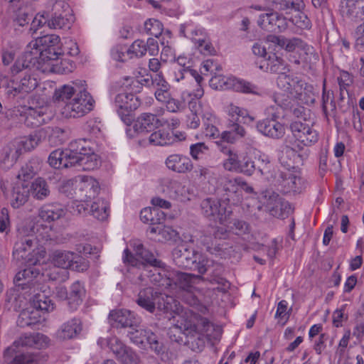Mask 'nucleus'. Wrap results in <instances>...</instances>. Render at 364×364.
Instances as JSON below:
<instances>
[{
  "instance_id": "4d7b16f0",
  "label": "nucleus",
  "mask_w": 364,
  "mask_h": 364,
  "mask_svg": "<svg viewBox=\"0 0 364 364\" xmlns=\"http://www.w3.org/2000/svg\"><path fill=\"white\" fill-rule=\"evenodd\" d=\"M271 41L277 43L279 46L284 48L287 50L294 51L296 48L303 46V41L298 38L287 39L280 36H272Z\"/></svg>"
},
{
  "instance_id": "39448f33",
  "label": "nucleus",
  "mask_w": 364,
  "mask_h": 364,
  "mask_svg": "<svg viewBox=\"0 0 364 364\" xmlns=\"http://www.w3.org/2000/svg\"><path fill=\"white\" fill-rule=\"evenodd\" d=\"M45 255V248L38 244V240L33 235L18 237L14 246V259L22 264L35 266Z\"/></svg>"
},
{
  "instance_id": "37998d69",
  "label": "nucleus",
  "mask_w": 364,
  "mask_h": 364,
  "mask_svg": "<svg viewBox=\"0 0 364 364\" xmlns=\"http://www.w3.org/2000/svg\"><path fill=\"white\" fill-rule=\"evenodd\" d=\"M85 294L84 287L79 281L73 283L68 292V304L70 308L76 309L81 304Z\"/></svg>"
},
{
  "instance_id": "f257e3e1",
  "label": "nucleus",
  "mask_w": 364,
  "mask_h": 364,
  "mask_svg": "<svg viewBox=\"0 0 364 364\" xmlns=\"http://www.w3.org/2000/svg\"><path fill=\"white\" fill-rule=\"evenodd\" d=\"M60 39L57 35H46L29 43L24 54L12 67L13 73L23 69H31L45 72L50 67V63L57 60L61 54Z\"/></svg>"
},
{
  "instance_id": "a878e982",
  "label": "nucleus",
  "mask_w": 364,
  "mask_h": 364,
  "mask_svg": "<svg viewBox=\"0 0 364 364\" xmlns=\"http://www.w3.org/2000/svg\"><path fill=\"white\" fill-rule=\"evenodd\" d=\"M132 58L142 57L146 52L151 55H156L159 53L158 42L152 38H148L146 42L137 39L129 46Z\"/></svg>"
},
{
  "instance_id": "a18cd8bd",
  "label": "nucleus",
  "mask_w": 364,
  "mask_h": 364,
  "mask_svg": "<svg viewBox=\"0 0 364 364\" xmlns=\"http://www.w3.org/2000/svg\"><path fill=\"white\" fill-rule=\"evenodd\" d=\"M151 332V330L142 328L136 324V326H134V329L128 331L127 336L132 343L139 348H142L144 346L145 341H146L148 337H149V333Z\"/></svg>"
},
{
  "instance_id": "8fccbe9b",
  "label": "nucleus",
  "mask_w": 364,
  "mask_h": 364,
  "mask_svg": "<svg viewBox=\"0 0 364 364\" xmlns=\"http://www.w3.org/2000/svg\"><path fill=\"white\" fill-rule=\"evenodd\" d=\"M66 150L70 151V156L75 159L79 155L90 151L92 149L90 146V141L85 139H79L72 141Z\"/></svg>"
},
{
  "instance_id": "aec40b11",
  "label": "nucleus",
  "mask_w": 364,
  "mask_h": 364,
  "mask_svg": "<svg viewBox=\"0 0 364 364\" xmlns=\"http://www.w3.org/2000/svg\"><path fill=\"white\" fill-rule=\"evenodd\" d=\"M16 112L23 118L25 124L33 128L38 127L50 119V115L43 107H22L17 108Z\"/></svg>"
},
{
  "instance_id": "6ab92c4d",
  "label": "nucleus",
  "mask_w": 364,
  "mask_h": 364,
  "mask_svg": "<svg viewBox=\"0 0 364 364\" xmlns=\"http://www.w3.org/2000/svg\"><path fill=\"white\" fill-rule=\"evenodd\" d=\"M173 258L176 264L180 267L196 270L198 262L203 255L196 253L193 249L181 245L173 251Z\"/></svg>"
},
{
  "instance_id": "052dcab7",
  "label": "nucleus",
  "mask_w": 364,
  "mask_h": 364,
  "mask_svg": "<svg viewBox=\"0 0 364 364\" xmlns=\"http://www.w3.org/2000/svg\"><path fill=\"white\" fill-rule=\"evenodd\" d=\"M163 215V212L156 208H145L140 213V219L144 223H150L152 226H156L160 218H155V216Z\"/></svg>"
},
{
  "instance_id": "bb28decb",
  "label": "nucleus",
  "mask_w": 364,
  "mask_h": 364,
  "mask_svg": "<svg viewBox=\"0 0 364 364\" xmlns=\"http://www.w3.org/2000/svg\"><path fill=\"white\" fill-rule=\"evenodd\" d=\"M165 164L168 169L178 173L190 172L193 168V164L189 157L178 154L169 155L166 158Z\"/></svg>"
},
{
  "instance_id": "1a4fd4ad",
  "label": "nucleus",
  "mask_w": 364,
  "mask_h": 364,
  "mask_svg": "<svg viewBox=\"0 0 364 364\" xmlns=\"http://www.w3.org/2000/svg\"><path fill=\"white\" fill-rule=\"evenodd\" d=\"M94 103L95 100L84 85L73 99L66 102L61 113L66 118L81 117L93 109Z\"/></svg>"
},
{
  "instance_id": "72a5a7b5",
  "label": "nucleus",
  "mask_w": 364,
  "mask_h": 364,
  "mask_svg": "<svg viewBox=\"0 0 364 364\" xmlns=\"http://www.w3.org/2000/svg\"><path fill=\"white\" fill-rule=\"evenodd\" d=\"M74 21V16L69 10L55 13L48 21V26L53 29H69Z\"/></svg>"
},
{
  "instance_id": "4c0bfd02",
  "label": "nucleus",
  "mask_w": 364,
  "mask_h": 364,
  "mask_svg": "<svg viewBox=\"0 0 364 364\" xmlns=\"http://www.w3.org/2000/svg\"><path fill=\"white\" fill-rule=\"evenodd\" d=\"M28 188L31 196L39 200L46 199L50 193L48 183L41 177L36 178Z\"/></svg>"
},
{
  "instance_id": "49530a36",
  "label": "nucleus",
  "mask_w": 364,
  "mask_h": 364,
  "mask_svg": "<svg viewBox=\"0 0 364 364\" xmlns=\"http://www.w3.org/2000/svg\"><path fill=\"white\" fill-rule=\"evenodd\" d=\"M203 117V124L204 134L206 136L213 139H217L220 137V133L218 129L217 119L214 115L210 113L204 114Z\"/></svg>"
},
{
  "instance_id": "0eeeda50",
  "label": "nucleus",
  "mask_w": 364,
  "mask_h": 364,
  "mask_svg": "<svg viewBox=\"0 0 364 364\" xmlns=\"http://www.w3.org/2000/svg\"><path fill=\"white\" fill-rule=\"evenodd\" d=\"M178 316L181 321L177 320L175 328L179 329L186 336V343L192 350L196 352L201 351L205 345V337L198 329L201 326L203 329H208L212 326L211 323L206 318H203L196 324L191 320L183 319L179 314Z\"/></svg>"
},
{
  "instance_id": "2eb2a0df",
  "label": "nucleus",
  "mask_w": 364,
  "mask_h": 364,
  "mask_svg": "<svg viewBox=\"0 0 364 364\" xmlns=\"http://www.w3.org/2000/svg\"><path fill=\"white\" fill-rule=\"evenodd\" d=\"M290 129L298 148L310 146L317 142L318 135L317 132L309 124L299 120L294 121L290 124Z\"/></svg>"
},
{
  "instance_id": "f03ea898",
  "label": "nucleus",
  "mask_w": 364,
  "mask_h": 364,
  "mask_svg": "<svg viewBox=\"0 0 364 364\" xmlns=\"http://www.w3.org/2000/svg\"><path fill=\"white\" fill-rule=\"evenodd\" d=\"M49 338L40 333L21 335L13 344L8 347L4 354L6 364H37L35 357L29 353L20 352L19 347H33L43 348L48 345Z\"/></svg>"
},
{
  "instance_id": "680f3d73",
  "label": "nucleus",
  "mask_w": 364,
  "mask_h": 364,
  "mask_svg": "<svg viewBox=\"0 0 364 364\" xmlns=\"http://www.w3.org/2000/svg\"><path fill=\"white\" fill-rule=\"evenodd\" d=\"M78 181V180L74 178L63 181L59 186V191L67 197L76 200V192L77 191L76 186Z\"/></svg>"
},
{
  "instance_id": "412c9836",
  "label": "nucleus",
  "mask_w": 364,
  "mask_h": 364,
  "mask_svg": "<svg viewBox=\"0 0 364 364\" xmlns=\"http://www.w3.org/2000/svg\"><path fill=\"white\" fill-rule=\"evenodd\" d=\"M170 275L171 277L170 289L178 288L188 293L191 292L193 286L198 284L203 279L201 275L180 272L175 270L170 272Z\"/></svg>"
},
{
  "instance_id": "864d4df0",
  "label": "nucleus",
  "mask_w": 364,
  "mask_h": 364,
  "mask_svg": "<svg viewBox=\"0 0 364 364\" xmlns=\"http://www.w3.org/2000/svg\"><path fill=\"white\" fill-rule=\"evenodd\" d=\"M173 76L174 80L178 82L189 77L194 78L195 82H200L203 80V77L196 70L184 68L181 66L173 67Z\"/></svg>"
},
{
  "instance_id": "4468645a",
  "label": "nucleus",
  "mask_w": 364,
  "mask_h": 364,
  "mask_svg": "<svg viewBox=\"0 0 364 364\" xmlns=\"http://www.w3.org/2000/svg\"><path fill=\"white\" fill-rule=\"evenodd\" d=\"M117 112L122 121L129 125L133 120L132 112L140 105L138 97L132 93H119L114 100Z\"/></svg>"
},
{
  "instance_id": "393cba45",
  "label": "nucleus",
  "mask_w": 364,
  "mask_h": 364,
  "mask_svg": "<svg viewBox=\"0 0 364 364\" xmlns=\"http://www.w3.org/2000/svg\"><path fill=\"white\" fill-rule=\"evenodd\" d=\"M40 272L34 266L19 271L14 277V283L23 290L35 289L36 280L39 276Z\"/></svg>"
},
{
  "instance_id": "2f4dec72",
  "label": "nucleus",
  "mask_w": 364,
  "mask_h": 364,
  "mask_svg": "<svg viewBox=\"0 0 364 364\" xmlns=\"http://www.w3.org/2000/svg\"><path fill=\"white\" fill-rule=\"evenodd\" d=\"M84 85H86L85 81L82 80L73 82V85H64L55 90L53 99L58 102L70 100L73 95L75 96L79 92Z\"/></svg>"
},
{
  "instance_id": "0e129e2a",
  "label": "nucleus",
  "mask_w": 364,
  "mask_h": 364,
  "mask_svg": "<svg viewBox=\"0 0 364 364\" xmlns=\"http://www.w3.org/2000/svg\"><path fill=\"white\" fill-rule=\"evenodd\" d=\"M223 225L228 227L230 232L237 235L245 234L249 231V225L245 221L238 219L230 220V216H229L226 225Z\"/></svg>"
},
{
  "instance_id": "4be33fe9",
  "label": "nucleus",
  "mask_w": 364,
  "mask_h": 364,
  "mask_svg": "<svg viewBox=\"0 0 364 364\" xmlns=\"http://www.w3.org/2000/svg\"><path fill=\"white\" fill-rule=\"evenodd\" d=\"M109 322L114 328H129L134 329L138 321L135 314L127 309H115L109 312Z\"/></svg>"
},
{
  "instance_id": "e2e57ef3",
  "label": "nucleus",
  "mask_w": 364,
  "mask_h": 364,
  "mask_svg": "<svg viewBox=\"0 0 364 364\" xmlns=\"http://www.w3.org/2000/svg\"><path fill=\"white\" fill-rule=\"evenodd\" d=\"M201 243L205 247L206 250L211 254L219 252L222 248L217 240H214L213 233H210V228L200 237Z\"/></svg>"
},
{
  "instance_id": "de8ad7c7",
  "label": "nucleus",
  "mask_w": 364,
  "mask_h": 364,
  "mask_svg": "<svg viewBox=\"0 0 364 364\" xmlns=\"http://www.w3.org/2000/svg\"><path fill=\"white\" fill-rule=\"evenodd\" d=\"M255 162H256V170H257L261 176H264L268 181H271L272 173L270 161L269 157L265 154H259L255 157Z\"/></svg>"
},
{
  "instance_id": "774afa93",
  "label": "nucleus",
  "mask_w": 364,
  "mask_h": 364,
  "mask_svg": "<svg viewBox=\"0 0 364 364\" xmlns=\"http://www.w3.org/2000/svg\"><path fill=\"white\" fill-rule=\"evenodd\" d=\"M144 31L147 35L158 38L163 32V25L159 20L150 18L144 23Z\"/></svg>"
},
{
  "instance_id": "5fc2aeb1",
  "label": "nucleus",
  "mask_w": 364,
  "mask_h": 364,
  "mask_svg": "<svg viewBox=\"0 0 364 364\" xmlns=\"http://www.w3.org/2000/svg\"><path fill=\"white\" fill-rule=\"evenodd\" d=\"M272 100L275 103L274 111L279 112V109H289L292 107V100L295 99L291 97L289 94H285L282 92H275L272 96Z\"/></svg>"
},
{
  "instance_id": "6e6d98bb",
  "label": "nucleus",
  "mask_w": 364,
  "mask_h": 364,
  "mask_svg": "<svg viewBox=\"0 0 364 364\" xmlns=\"http://www.w3.org/2000/svg\"><path fill=\"white\" fill-rule=\"evenodd\" d=\"M32 307L39 311L49 312L54 309V304L52 300L45 294H38L35 295Z\"/></svg>"
},
{
  "instance_id": "7ed1b4c3",
  "label": "nucleus",
  "mask_w": 364,
  "mask_h": 364,
  "mask_svg": "<svg viewBox=\"0 0 364 364\" xmlns=\"http://www.w3.org/2000/svg\"><path fill=\"white\" fill-rule=\"evenodd\" d=\"M122 259L124 264L136 267L140 270L138 275V280L140 283L146 284L150 282L154 285L165 289L171 287L170 272H172V270L166 269L162 262L161 265L148 267L144 262L136 257L127 248L124 251Z\"/></svg>"
},
{
  "instance_id": "473e14b6",
  "label": "nucleus",
  "mask_w": 364,
  "mask_h": 364,
  "mask_svg": "<svg viewBox=\"0 0 364 364\" xmlns=\"http://www.w3.org/2000/svg\"><path fill=\"white\" fill-rule=\"evenodd\" d=\"M99 164V157L93 149L82 154V155H79L75 159L72 160L73 166H78L83 171L93 170L97 168Z\"/></svg>"
},
{
  "instance_id": "9d476101",
  "label": "nucleus",
  "mask_w": 364,
  "mask_h": 364,
  "mask_svg": "<svg viewBox=\"0 0 364 364\" xmlns=\"http://www.w3.org/2000/svg\"><path fill=\"white\" fill-rule=\"evenodd\" d=\"M196 270L203 276V279L201 281L218 284L224 289L229 287V282L223 277L225 268L218 262L203 256L199 259Z\"/></svg>"
},
{
  "instance_id": "a211bd4d",
  "label": "nucleus",
  "mask_w": 364,
  "mask_h": 364,
  "mask_svg": "<svg viewBox=\"0 0 364 364\" xmlns=\"http://www.w3.org/2000/svg\"><path fill=\"white\" fill-rule=\"evenodd\" d=\"M259 200L266 211L277 218L283 217L282 210L289 205L287 202L282 201L278 193L272 190L262 191Z\"/></svg>"
},
{
  "instance_id": "20e7f679",
  "label": "nucleus",
  "mask_w": 364,
  "mask_h": 364,
  "mask_svg": "<svg viewBox=\"0 0 364 364\" xmlns=\"http://www.w3.org/2000/svg\"><path fill=\"white\" fill-rule=\"evenodd\" d=\"M277 85L301 104L311 105L315 102L314 87L292 74L280 73L277 78Z\"/></svg>"
},
{
  "instance_id": "f8f14e48",
  "label": "nucleus",
  "mask_w": 364,
  "mask_h": 364,
  "mask_svg": "<svg viewBox=\"0 0 364 364\" xmlns=\"http://www.w3.org/2000/svg\"><path fill=\"white\" fill-rule=\"evenodd\" d=\"M74 252L57 250L51 256V262L55 266L47 276L51 280H64L67 277L68 272L65 269L72 266Z\"/></svg>"
},
{
  "instance_id": "c03bdc74",
  "label": "nucleus",
  "mask_w": 364,
  "mask_h": 364,
  "mask_svg": "<svg viewBox=\"0 0 364 364\" xmlns=\"http://www.w3.org/2000/svg\"><path fill=\"white\" fill-rule=\"evenodd\" d=\"M228 115L231 117V122H237L243 124H250L254 121V117L250 116L248 111L245 109L230 105L228 107Z\"/></svg>"
},
{
  "instance_id": "ea45409f",
  "label": "nucleus",
  "mask_w": 364,
  "mask_h": 364,
  "mask_svg": "<svg viewBox=\"0 0 364 364\" xmlns=\"http://www.w3.org/2000/svg\"><path fill=\"white\" fill-rule=\"evenodd\" d=\"M41 168V161L38 158H32L21 168L18 178L27 181L32 178Z\"/></svg>"
},
{
  "instance_id": "3c124183",
  "label": "nucleus",
  "mask_w": 364,
  "mask_h": 364,
  "mask_svg": "<svg viewBox=\"0 0 364 364\" xmlns=\"http://www.w3.org/2000/svg\"><path fill=\"white\" fill-rule=\"evenodd\" d=\"M41 141L37 134H31L14 139L17 146L20 148L21 154L24 151H29L38 146Z\"/></svg>"
},
{
  "instance_id": "e433bc0d",
  "label": "nucleus",
  "mask_w": 364,
  "mask_h": 364,
  "mask_svg": "<svg viewBox=\"0 0 364 364\" xmlns=\"http://www.w3.org/2000/svg\"><path fill=\"white\" fill-rule=\"evenodd\" d=\"M30 190L27 186L16 185L14 187L11 195V205L14 208H19L28 200Z\"/></svg>"
},
{
  "instance_id": "dca6fc26",
  "label": "nucleus",
  "mask_w": 364,
  "mask_h": 364,
  "mask_svg": "<svg viewBox=\"0 0 364 364\" xmlns=\"http://www.w3.org/2000/svg\"><path fill=\"white\" fill-rule=\"evenodd\" d=\"M201 208L203 215L210 220L218 222L221 225H226L231 210H228L218 200L207 198L202 201Z\"/></svg>"
},
{
  "instance_id": "9b49d317",
  "label": "nucleus",
  "mask_w": 364,
  "mask_h": 364,
  "mask_svg": "<svg viewBox=\"0 0 364 364\" xmlns=\"http://www.w3.org/2000/svg\"><path fill=\"white\" fill-rule=\"evenodd\" d=\"M271 183L284 193H300L304 188V180L289 170H274Z\"/></svg>"
},
{
  "instance_id": "58836bf2",
  "label": "nucleus",
  "mask_w": 364,
  "mask_h": 364,
  "mask_svg": "<svg viewBox=\"0 0 364 364\" xmlns=\"http://www.w3.org/2000/svg\"><path fill=\"white\" fill-rule=\"evenodd\" d=\"M281 163L288 168L294 167L296 164H299L303 159L301 156L293 147L285 146L279 156Z\"/></svg>"
},
{
  "instance_id": "f704fd0d",
  "label": "nucleus",
  "mask_w": 364,
  "mask_h": 364,
  "mask_svg": "<svg viewBox=\"0 0 364 364\" xmlns=\"http://www.w3.org/2000/svg\"><path fill=\"white\" fill-rule=\"evenodd\" d=\"M341 12L344 17L355 21L360 19L364 22V0L347 2Z\"/></svg>"
},
{
  "instance_id": "7c9ffc66",
  "label": "nucleus",
  "mask_w": 364,
  "mask_h": 364,
  "mask_svg": "<svg viewBox=\"0 0 364 364\" xmlns=\"http://www.w3.org/2000/svg\"><path fill=\"white\" fill-rule=\"evenodd\" d=\"M179 33L191 40L196 45L200 42H204L208 36L203 28L195 26L191 22L181 24L179 28Z\"/></svg>"
},
{
  "instance_id": "5701e85b",
  "label": "nucleus",
  "mask_w": 364,
  "mask_h": 364,
  "mask_svg": "<svg viewBox=\"0 0 364 364\" xmlns=\"http://www.w3.org/2000/svg\"><path fill=\"white\" fill-rule=\"evenodd\" d=\"M163 125V121L156 115L151 113H142L137 117L133 128L137 134H144L152 132Z\"/></svg>"
},
{
  "instance_id": "09e8293b",
  "label": "nucleus",
  "mask_w": 364,
  "mask_h": 364,
  "mask_svg": "<svg viewBox=\"0 0 364 364\" xmlns=\"http://www.w3.org/2000/svg\"><path fill=\"white\" fill-rule=\"evenodd\" d=\"M277 8L281 11H285L287 14L303 10L305 4L303 0H273Z\"/></svg>"
},
{
  "instance_id": "69168bd1",
  "label": "nucleus",
  "mask_w": 364,
  "mask_h": 364,
  "mask_svg": "<svg viewBox=\"0 0 364 364\" xmlns=\"http://www.w3.org/2000/svg\"><path fill=\"white\" fill-rule=\"evenodd\" d=\"M290 21L294 25L301 29H309L311 26V21L302 10L293 13L290 17Z\"/></svg>"
},
{
  "instance_id": "cd10ccee",
  "label": "nucleus",
  "mask_w": 364,
  "mask_h": 364,
  "mask_svg": "<svg viewBox=\"0 0 364 364\" xmlns=\"http://www.w3.org/2000/svg\"><path fill=\"white\" fill-rule=\"evenodd\" d=\"M65 206L58 203H50L43 205L39 210L38 216L45 222L50 223L57 220L65 215Z\"/></svg>"
},
{
  "instance_id": "c85d7f7f",
  "label": "nucleus",
  "mask_w": 364,
  "mask_h": 364,
  "mask_svg": "<svg viewBox=\"0 0 364 364\" xmlns=\"http://www.w3.org/2000/svg\"><path fill=\"white\" fill-rule=\"evenodd\" d=\"M82 331V323L79 318H74L64 323L56 332L60 340L73 339L77 337Z\"/></svg>"
},
{
  "instance_id": "b1692460",
  "label": "nucleus",
  "mask_w": 364,
  "mask_h": 364,
  "mask_svg": "<svg viewBox=\"0 0 364 364\" xmlns=\"http://www.w3.org/2000/svg\"><path fill=\"white\" fill-rule=\"evenodd\" d=\"M223 189L227 197L225 198L228 203L235 204L241 200V186L246 185V182L241 178H225L222 182Z\"/></svg>"
},
{
  "instance_id": "c9c22d12",
  "label": "nucleus",
  "mask_w": 364,
  "mask_h": 364,
  "mask_svg": "<svg viewBox=\"0 0 364 364\" xmlns=\"http://www.w3.org/2000/svg\"><path fill=\"white\" fill-rule=\"evenodd\" d=\"M149 231L151 234H156L155 240L159 242L175 240L178 236L177 232L170 226L161 225L160 222L156 226H150Z\"/></svg>"
},
{
  "instance_id": "338daca9",
  "label": "nucleus",
  "mask_w": 364,
  "mask_h": 364,
  "mask_svg": "<svg viewBox=\"0 0 364 364\" xmlns=\"http://www.w3.org/2000/svg\"><path fill=\"white\" fill-rule=\"evenodd\" d=\"M256 171V162L246 154H241L240 172L247 176H252Z\"/></svg>"
},
{
  "instance_id": "79ce46f5",
  "label": "nucleus",
  "mask_w": 364,
  "mask_h": 364,
  "mask_svg": "<svg viewBox=\"0 0 364 364\" xmlns=\"http://www.w3.org/2000/svg\"><path fill=\"white\" fill-rule=\"evenodd\" d=\"M39 312L32 306L26 308L21 311L17 319V323L20 327L31 326L39 322Z\"/></svg>"
},
{
  "instance_id": "603ef678",
  "label": "nucleus",
  "mask_w": 364,
  "mask_h": 364,
  "mask_svg": "<svg viewBox=\"0 0 364 364\" xmlns=\"http://www.w3.org/2000/svg\"><path fill=\"white\" fill-rule=\"evenodd\" d=\"M109 203L102 199H99L91 205V214L99 220H105L109 215Z\"/></svg>"
},
{
  "instance_id": "f3484780",
  "label": "nucleus",
  "mask_w": 364,
  "mask_h": 364,
  "mask_svg": "<svg viewBox=\"0 0 364 364\" xmlns=\"http://www.w3.org/2000/svg\"><path fill=\"white\" fill-rule=\"evenodd\" d=\"M76 201L88 202L95 199L99 194L100 186L99 182L92 176H83L80 178L76 186Z\"/></svg>"
},
{
  "instance_id": "6e6552de",
  "label": "nucleus",
  "mask_w": 364,
  "mask_h": 364,
  "mask_svg": "<svg viewBox=\"0 0 364 364\" xmlns=\"http://www.w3.org/2000/svg\"><path fill=\"white\" fill-rule=\"evenodd\" d=\"M210 85L215 90L232 89L236 92L252 94L259 97H264L269 94L266 90L259 87L250 82L233 77H228L216 73H214L210 78Z\"/></svg>"
},
{
  "instance_id": "a19ab883",
  "label": "nucleus",
  "mask_w": 364,
  "mask_h": 364,
  "mask_svg": "<svg viewBox=\"0 0 364 364\" xmlns=\"http://www.w3.org/2000/svg\"><path fill=\"white\" fill-rule=\"evenodd\" d=\"M21 154L20 148L13 140L3 150L1 154L2 162L7 166H12Z\"/></svg>"
},
{
  "instance_id": "423d86ee",
  "label": "nucleus",
  "mask_w": 364,
  "mask_h": 364,
  "mask_svg": "<svg viewBox=\"0 0 364 364\" xmlns=\"http://www.w3.org/2000/svg\"><path fill=\"white\" fill-rule=\"evenodd\" d=\"M136 303L142 309L154 313L156 309L166 312L178 311L176 301L172 296L164 295L151 287L141 289Z\"/></svg>"
},
{
  "instance_id": "c756f323",
  "label": "nucleus",
  "mask_w": 364,
  "mask_h": 364,
  "mask_svg": "<svg viewBox=\"0 0 364 364\" xmlns=\"http://www.w3.org/2000/svg\"><path fill=\"white\" fill-rule=\"evenodd\" d=\"M72 156L70 151L66 149H55L53 151L48 159L49 165L54 168H67L72 167Z\"/></svg>"
},
{
  "instance_id": "ddd939ff",
  "label": "nucleus",
  "mask_w": 364,
  "mask_h": 364,
  "mask_svg": "<svg viewBox=\"0 0 364 364\" xmlns=\"http://www.w3.org/2000/svg\"><path fill=\"white\" fill-rule=\"evenodd\" d=\"M274 107L270 106L266 112L271 118H266L257 123V130L263 135L272 138L280 139L285 134L284 125L277 120L279 117V112L274 111Z\"/></svg>"
},
{
  "instance_id": "bf43d9fd",
  "label": "nucleus",
  "mask_w": 364,
  "mask_h": 364,
  "mask_svg": "<svg viewBox=\"0 0 364 364\" xmlns=\"http://www.w3.org/2000/svg\"><path fill=\"white\" fill-rule=\"evenodd\" d=\"M136 256L140 257L146 262L148 267L154 265H161V261L157 259L154 255L149 250L145 249L144 246L140 244L136 247Z\"/></svg>"
},
{
  "instance_id": "13d9d810",
  "label": "nucleus",
  "mask_w": 364,
  "mask_h": 364,
  "mask_svg": "<svg viewBox=\"0 0 364 364\" xmlns=\"http://www.w3.org/2000/svg\"><path fill=\"white\" fill-rule=\"evenodd\" d=\"M149 141L152 145L165 146L172 144L173 139L168 132L159 130L149 136Z\"/></svg>"
}]
</instances>
